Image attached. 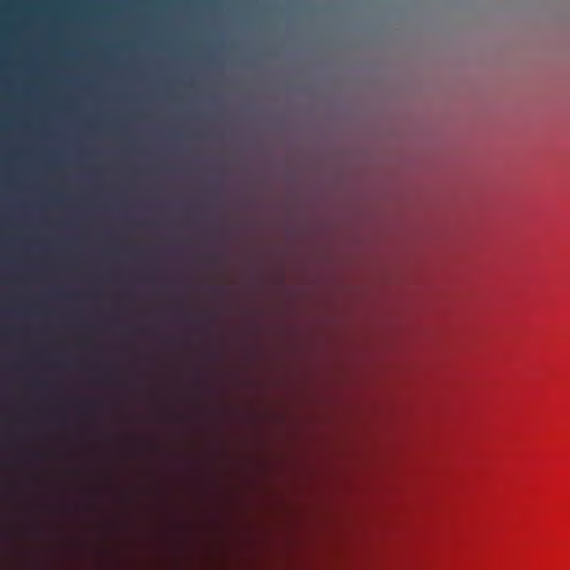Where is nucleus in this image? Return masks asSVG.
<instances>
[{"instance_id": "nucleus-1", "label": "nucleus", "mask_w": 570, "mask_h": 570, "mask_svg": "<svg viewBox=\"0 0 570 570\" xmlns=\"http://www.w3.org/2000/svg\"><path fill=\"white\" fill-rule=\"evenodd\" d=\"M209 261H210V262H216V261H217V257H216V256H212V257H209Z\"/></svg>"}]
</instances>
